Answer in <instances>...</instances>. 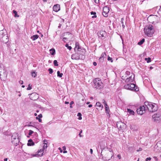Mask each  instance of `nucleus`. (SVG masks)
I'll return each instance as SVG.
<instances>
[{"instance_id":"052dcab7","label":"nucleus","mask_w":161,"mask_h":161,"mask_svg":"<svg viewBox=\"0 0 161 161\" xmlns=\"http://www.w3.org/2000/svg\"><path fill=\"white\" fill-rule=\"evenodd\" d=\"M90 152L91 153V154H92L93 153V150L92 149H90Z\"/></svg>"},{"instance_id":"1a4fd4ad","label":"nucleus","mask_w":161,"mask_h":161,"mask_svg":"<svg viewBox=\"0 0 161 161\" xmlns=\"http://www.w3.org/2000/svg\"><path fill=\"white\" fill-rule=\"evenodd\" d=\"M109 8L107 6H105L103 8V14L105 17H107L109 12Z\"/></svg>"},{"instance_id":"774afa93","label":"nucleus","mask_w":161,"mask_h":161,"mask_svg":"<svg viewBox=\"0 0 161 161\" xmlns=\"http://www.w3.org/2000/svg\"><path fill=\"white\" fill-rule=\"evenodd\" d=\"M4 161H7L8 160V158H5L4 159Z\"/></svg>"},{"instance_id":"4468645a","label":"nucleus","mask_w":161,"mask_h":161,"mask_svg":"<svg viewBox=\"0 0 161 161\" xmlns=\"http://www.w3.org/2000/svg\"><path fill=\"white\" fill-rule=\"evenodd\" d=\"M53 10L56 12L60 10V5L58 4H56L53 7Z\"/></svg>"},{"instance_id":"79ce46f5","label":"nucleus","mask_w":161,"mask_h":161,"mask_svg":"<svg viewBox=\"0 0 161 161\" xmlns=\"http://www.w3.org/2000/svg\"><path fill=\"white\" fill-rule=\"evenodd\" d=\"M130 72L129 71H126L125 74L126 75H130Z\"/></svg>"},{"instance_id":"4c0bfd02","label":"nucleus","mask_w":161,"mask_h":161,"mask_svg":"<svg viewBox=\"0 0 161 161\" xmlns=\"http://www.w3.org/2000/svg\"><path fill=\"white\" fill-rule=\"evenodd\" d=\"M48 71H49V73L50 74H52L53 72V70L51 68H49L48 69Z\"/></svg>"},{"instance_id":"6ab92c4d","label":"nucleus","mask_w":161,"mask_h":161,"mask_svg":"<svg viewBox=\"0 0 161 161\" xmlns=\"http://www.w3.org/2000/svg\"><path fill=\"white\" fill-rule=\"evenodd\" d=\"M96 105L97 106L100 108H101V109H102L103 107V105L99 102H97L96 103Z\"/></svg>"},{"instance_id":"e433bc0d","label":"nucleus","mask_w":161,"mask_h":161,"mask_svg":"<svg viewBox=\"0 0 161 161\" xmlns=\"http://www.w3.org/2000/svg\"><path fill=\"white\" fill-rule=\"evenodd\" d=\"M108 61H110L112 63L113 62L112 58L108 56Z\"/></svg>"},{"instance_id":"ea45409f","label":"nucleus","mask_w":161,"mask_h":161,"mask_svg":"<svg viewBox=\"0 0 161 161\" xmlns=\"http://www.w3.org/2000/svg\"><path fill=\"white\" fill-rule=\"evenodd\" d=\"M32 88L31 86H30V84L28 85V87L27 88V90H30Z\"/></svg>"},{"instance_id":"bf43d9fd","label":"nucleus","mask_w":161,"mask_h":161,"mask_svg":"<svg viewBox=\"0 0 161 161\" xmlns=\"http://www.w3.org/2000/svg\"><path fill=\"white\" fill-rule=\"evenodd\" d=\"M93 64L94 66H95L97 65V64L96 62H94L93 63Z\"/></svg>"},{"instance_id":"2f4dec72","label":"nucleus","mask_w":161,"mask_h":161,"mask_svg":"<svg viewBox=\"0 0 161 161\" xmlns=\"http://www.w3.org/2000/svg\"><path fill=\"white\" fill-rule=\"evenodd\" d=\"M53 64L55 66H58V65L57 61L56 60H54L53 61Z\"/></svg>"},{"instance_id":"c85d7f7f","label":"nucleus","mask_w":161,"mask_h":161,"mask_svg":"<svg viewBox=\"0 0 161 161\" xmlns=\"http://www.w3.org/2000/svg\"><path fill=\"white\" fill-rule=\"evenodd\" d=\"M104 33H105V32H100V33L99 34V37H104Z\"/></svg>"},{"instance_id":"4be33fe9","label":"nucleus","mask_w":161,"mask_h":161,"mask_svg":"<svg viewBox=\"0 0 161 161\" xmlns=\"http://www.w3.org/2000/svg\"><path fill=\"white\" fill-rule=\"evenodd\" d=\"M105 112L106 113L109 114V108L108 106H105Z\"/></svg>"},{"instance_id":"cd10ccee","label":"nucleus","mask_w":161,"mask_h":161,"mask_svg":"<svg viewBox=\"0 0 161 161\" xmlns=\"http://www.w3.org/2000/svg\"><path fill=\"white\" fill-rule=\"evenodd\" d=\"M31 75L32 76L35 77L36 76V72L35 71H33L31 72Z\"/></svg>"},{"instance_id":"680f3d73","label":"nucleus","mask_w":161,"mask_h":161,"mask_svg":"<svg viewBox=\"0 0 161 161\" xmlns=\"http://www.w3.org/2000/svg\"><path fill=\"white\" fill-rule=\"evenodd\" d=\"M63 150H65L66 149V147L65 146H63L62 147Z\"/></svg>"},{"instance_id":"f704fd0d","label":"nucleus","mask_w":161,"mask_h":161,"mask_svg":"<svg viewBox=\"0 0 161 161\" xmlns=\"http://www.w3.org/2000/svg\"><path fill=\"white\" fill-rule=\"evenodd\" d=\"M65 47H67V48L68 49H69V50H70L71 48H72V47L71 46H69V44H66L65 45Z\"/></svg>"},{"instance_id":"49530a36","label":"nucleus","mask_w":161,"mask_h":161,"mask_svg":"<svg viewBox=\"0 0 161 161\" xmlns=\"http://www.w3.org/2000/svg\"><path fill=\"white\" fill-rule=\"evenodd\" d=\"M67 39V38L66 37H64L63 38V40L64 41V42H66Z\"/></svg>"},{"instance_id":"a878e982","label":"nucleus","mask_w":161,"mask_h":161,"mask_svg":"<svg viewBox=\"0 0 161 161\" xmlns=\"http://www.w3.org/2000/svg\"><path fill=\"white\" fill-rule=\"evenodd\" d=\"M145 60L147 61V63H149L151 61V58L150 57L145 58Z\"/></svg>"},{"instance_id":"4d7b16f0","label":"nucleus","mask_w":161,"mask_h":161,"mask_svg":"<svg viewBox=\"0 0 161 161\" xmlns=\"http://www.w3.org/2000/svg\"><path fill=\"white\" fill-rule=\"evenodd\" d=\"M19 83L21 84H22L23 83V81L22 80H20L19 81Z\"/></svg>"},{"instance_id":"c9c22d12","label":"nucleus","mask_w":161,"mask_h":161,"mask_svg":"<svg viewBox=\"0 0 161 161\" xmlns=\"http://www.w3.org/2000/svg\"><path fill=\"white\" fill-rule=\"evenodd\" d=\"M43 149H41L40 150H38L37 151V153H38L37 154H41L42 153H43Z\"/></svg>"},{"instance_id":"8fccbe9b","label":"nucleus","mask_w":161,"mask_h":161,"mask_svg":"<svg viewBox=\"0 0 161 161\" xmlns=\"http://www.w3.org/2000/svg\"><path fill=\"white\" fill-rule=\"evenodd\" d=\"M32 122H30V124H29L27 125H26V126L28 127H31V126H33L32 125H31L30 124H31Z\"/></svg>"},{"instance_id":"de8ad7c7","label":"nucleus","mask_w":161,"mask_h":161,"mask_svg":"<svg viewBox=\"0 0 161 161\" xmlns=\"http://www.w3.org/2000/svg\"><path fill=\"white\" fill-rule=\"evenodd\" d=\"M103 104H104V105L105 107L106 106H108V105L107 104V103L105 101H104L103 102Z\"/></svg>"},{"instance_id":"aec40b11","label":"nucleus","mask_w":161,"mask_h":161,"mask_svg":"<svg viewBox=\"0 0 161 161\" xmlns=\"http://www.w3.org/2000/svg\"><path fill=\"white\" fill-rule=\"evenodd\" d=\"M50 53L52 55H54L55 53V50L53 48L51 49L50 50Z\"/></svg>"},{"instance_id":"864d4df0","label":"nucleus","mask_w":161,"mask_h":161,"mask_svg":"<svg viewBox=\"0 0 161 161\" xmlns=\"http://www.w3.org/2000/svg\"><path fill=\"white\" fill-rule=\"evenodd\" d=\"M95 2L96 3H98L99 2V0H94Z\"/></svg>"},{"instance_id":"e2e57ef3","label":"nucleus","mask_w":161,"mask_h":161,"mask_svg":"<svg viewBox=\"0 0 161 161\" xmlns=\"http://www.w3.org/2000/svg\"><path fill=\"white\" fill-rule=\"evenodd\" d=\"M58 149L60 151L61 153L62 152V150L60 147H59L58 148Z\"/></svg>"},{"instance_id":"9b49d317","label":"nucleus","mask_w":161,"mask_h":161,"mask_svg":"<svg viewBox=\"0 0 161 161\" xmlns=\"http://www.w3.org/2000/svg\"><path fill=\"white\" fill-rule=\"evenodd\" d=\"M0 40L5 43H7L8 41V38L7 35H6L4 37L0 36Z\"/></svg>"},{"instance_id":"5701e85b","label":"nucleus","mask_w":161,"mask_h":161,"mask_svg":"<svg viewBox=\"0 0 161 161\" xmlns=\"http://www.w3.org/2000/svg\"><path fill=\"white\" fill-rule=\"evenodd\" d=\"M57 76L60 78L62 77L63 74L62 73H60L59 71H58L57 72Z\"/></svg>"},{"instance_id":"f3484780","label":"nucleus","mask_w":161,"mask_h":161,"mask_svg":"<svg viewBox=\"0 0 161 161\" xmlns=\"http://www.w3.org/2000/svg\"><path fill=\"white\" fill-rule=\"evenodd\" d=\"M39 37V36L37 35H34L31 36V38L32 40V41H35Z\"/></svg>"},{"instance_id":"9d476101","label":"nucleus","mask_w":161,"mask_h":161,"mask_svg":"<svg viewBox=\"0 0 161 161\" xmlns=\"http://www.w3.org/2000/svg\"><path fill=\"white\" fill-rule=\"evenodd\" d=\"M135 78V75L132 74L129 77L127 78L125 80L126 82H132L134 80Z\"/></svg>"},{"instance_id":"c756f323","label":"nucleus","mask_w":161,"mask_h":161,"mask_svg":"<svg viewBox=\"0 0 161 161\" xmlns=\"http://www.w3.org/2000/svg\"><path fill=\"white\" fill-rule=\"evenodd\" d=\"M124 19L123 18H122L121 20V22L122 24V26L123 28H124L125 27V25L124 24Z\"/></svg>"},{"instance_id":"37998d69","label":"nucleus","mask_w":161,"mask_h":161,"mask_svg":"<svg viewBox=\"0 0 161 161\" xmlns=\"http://www.w3.org/2000/svg\"><path fill=\"white\" fill-rule=\"evenodd\" d=\"M104 60V58H101V57H100L99 58V61L100 62H103Z\"/></svg>"},{"instance_id":"f8f14e48","label":"nucleus","mask_w":161,"mask_h":161,"mask_svg":"<svg viewBox=\"0 0 161 161\" xmlns=\"http://www.w3.org/2000/svg\"><path fill=\"white\" fill-rule=\"evenodd\" d=\"M117 127L119 129L122 130L124 128V126L125 125V124L120 121L117 122L116 123Z\"/></svg>"},{"instance_id":"39448f33","label":"nucleus","mask_w":161,"mask_h":161,"mask_svg":"<svg viewBox=\"0 0 161 161\" xmlns=\"http://www.w3.org/2000/svg\"><path fill=\"white\" fill-rule=\"evenodd\" d=\"M125 89L136 92L138 91L139 89L136 85L133 83H130L125 85L124 86Z\"/></svg>"},{"instance_id":"0eeeda50","label":"nucleus","mask_w":161,"mask_h":161,"mask_svg":"<svg viewBox=\"0 0 161 161\" xmlns=\"http://www.w3.org/2000/svg\"><path fill=\"white\" fill-rule=\"evenodd\" d=\"M146 110V107H145V106L143 105L142 106H141L139 108H137L136 111L138 114L141 115L144 114Z\"/></svg>"},{"instance_id":"338daca9","label":"nucleus","mask_w":161,"mask_h":161,"mask_svg":"<svg viewBox=\"0 0 161 161\" xmlns=\"http://www.w3.org/2000/svg\"><path fill=\"white\" fill-rule=\"evenodd\" d=\"M69 103V102H67V101H65V103L66 104H68Z\"/></svg>"},{"instance_id":"ddd939ff","label":"nucleus","mask_w":161,"mask_h":161,"mask_svg":"<svg viewBox=\"0 0 161 161\" xmlns=\"http://www.w3.org/2000/svg\"><path fill=\"white\" fill-rule=\"evenodd\" d=\"M155 149L157 151L161 152V141L158 142L155 146Z\"/></svg>"},{"instance_id":"5fc2aeb1","label":"nucleus","mask_w":161,"mask_h":161,"mask_svg":"<svg viewBox=\"0 0 161 161\" xmlns=\"http://www.w3.org/2000/svg\"><path fill=\"white\" fill-rule=\"evenodd\" d=\"M142 150V148L141 147H140L139 148V149L137 150V152H139V151H141Z\"/></svg>"},{"instance_id":"c03bdc74","label":"nucleus","mask_w":161,"mask_h":161,"mask_svg":"<svg viewBox=\"0 0 161 161\" xmlns=\"http://www.w3.org/2000/svg\"><path fill=\"white\" fill-rule=\"evenodd\" d=\"M82 130H81L80 131V132L79 134V136L80 137H82V135H81V134L82 133Z\"/></svg>"},{"instance_id":"473e14b6","label":"nucleus","mask_w":161,"mask_h":161,"mask_svg":"<svg viewBox=\"0 0 161 161\" xmlns=\"http://www.w3.org/2000/svg\"><path fill=\"white\" fill-rule=\"evenodd\" d=\"M106 56V54L105 53H103L101 55V56L100 57L102 58H104Z\"/></svg>"},{"instance_id":"f03ea898","label":"nucleus","mask_w":161,"mask_h":161,"mask_svg":"<svg viewBox=\"0 0 161 161\" xmlns=\"http://www.w3.org/2000/svg\"><path fill=\"white\" fill-rule=\"evenodd\" d=\"M144 106L146 107L147 110L148 109L150 112H154L158 109L157 105L155 103L150 102H145L144 103Z\"/></svg>"},{"instance_id":"09e8293b","label":"nucleus","mask_w":161,"mask_h":161,"mask_svg":"<svg viewBox=\"0 0 161 161\" xmlns=\"http://www.w3.org/2000/svg\"><path fill=\"white\" fill-rule=\"evenodd\" d=\"M44 144L45 145H47V141L46 140H44Z\"/></svg>"},{"instance_id":"6e6d98bb","label":"nucleus","mask_w":161,"mask_h":161,"mask_svg":"<svg viewBox=\"0 0 161 161\" xmlns=\"http://www.w3.org/2000/svg\"><path fill=\"white\" fill-rule=\"evenodd\" d=\"M77 116L79 117V116H81V114L80 113H78V114H77Z\"/></svg>"},{"instance_id":"a211bd4d","label":"nucleus","mask_w":161,"mask_h":161,"mask_svg":"<svg viewBox=\"0 0 161 161\" xmlns=\"http://www.w3.org/2000/svg\"><path fill=\"white\" fill-rule=\"evenodd\" d=\"M17 138H18V134L17 133H15L12 136L11 138L12 140H15Z\"/></svg>"},{"instance_id":"7c9ffc66","label":"nucleus","mask_w":161,"mask_h":161,"mask_svg":"<svg viewBox=\"0 0 161 161\" xmlns=\"http://www.w3.org/2000/svg\"><path fill=\"white\" fill-rule=\"evenodd\" d=\"M78 43H77L76 42L75 44V51L76 49H77V50H79V49H80V48L79 47V46H78V47H77V46L78 45H77Z\"/></svg>"},{"instance_id":"7ed1b4c3","label":"nucleus","mask_w":161,"mask_h":161,"mask_svg":"<svg viewBox=\"0 0 161 161\" xmlns=\"http://www.w3.org/2000/svg\"><path fill=\"white\" fill-rule=\"evenodd\" d=\"M103 150L102 149V152L101 153V155L102 156V159L104 161H108L113 158H114L113 156L114 154L112 150H107L105 151V154L103 156L102 154V152Z\"/></svg>"},{"instance_id":"a19ab883","label":"nucleus","mask_w":161,"mask_h":161,"mask_svg":"<svg viewBox=\"0 0 161 161\" xmlns=\"http://www.w3.org/2000/svg\"><path fill=\"white\" fill-rule=\"evenodd\" d=\"M158 12L159 14L161 15V7H160Z\"/></svg>"},{"instance_id":"20e7f679","label":"nucleus","mask_w":161,"mask_h":161,"mask_svg":"<svg viewBox=\"0 0 161 161\" xmlns=\"http://www.w3.org/2000/svg\"><path fill=\"white\" fill-rule=\"evenodd\" d=\"M93 86L97 89L100 90L103 87V84L101 80L97 78L94 80Z\"/></svg>"},{"instance_id":"6e6552de","label":"nucleus","mask_w":161,"mask_h":161,"mask_svg":"<svg viewBox=\"0 0 161 161\" xmlns=\"http://www.w3.org/2000/svg\"><path fill=\"white\" fill-rule=\"evenodd\" d=\"M152 118L154 121L158 122L161 120V115L159 114H156L152 116Z\"/></svg>"},{"instance_id":"b1692460","label":"nucleus","mask_w":161,"mask_h":161,"mask_svg":"<svg viewBox=\"0 0 161 161\" xmlns=\"http://www.w3.org/2000/svg\"><path fill=\"white\" fill-rule=\"evenodd\" d=\"M91 15H94V16L92 17V18H95L97 17V16L96 15V13L92 11L91 12Z\"/></svg>"},{"instance_id":"69168bd1","label":"nucleus","mask_w":161,"mask_h":161,"mask_svg":"<svg viewBox=\"0 0 161 161\" xmlns=\"http://www.w3.org/2000/svg\"><path fill=\"white\" fill-rule=\"evenodd\" d=\"M38 121H39V122H42V119H41V118H39V119H38Z\"/></svg>"},{"instance_id":"2eb2a0df","label":"nucleus","mask_w":161,"mask_h":161,"mask_svg":"<svg viewBox=\"0 0 161 161\" xmlns=\"http://www.w3.org/2000/svg\"><path fill=\"white\" fill-rule=\"evenodd\" d=\"M72 58L75 60H78L80 59V57L77 54H74L72 55Z\"/></svg>"},{"instance_id":"13d9d810","label":"nucleus","mask_w":161,"mask_h":161,"mask_svg":"<svg viewBox=\"0 0 161 161\" xmlns=\"http://www.w3.org/2000/svg\"><path fill=\"white\" fill-rule=\"evenodd\" d=\"M117 157H118L119 158V159H121V156H120V155H119V154H118V155H117Z\"/></svg>"},{"instance_id":"412c9836","label":"nucleus","mask_w":161,"mask_h":161,"mask_svg":"<svg viewBox=\"0 0 161 161\" xmlns=\"http://www.w3.org/2000/svg\"><path fill=\"white\" fill-rule=\"evenodd\" d=\"M127 111L130 114L133 115L135 113L134 111L131 109H127Z\"/></svg>"},{"instance_id":"58836bf2","label":"nucleus","mask_w":161,"mask_h":161,"mask_svg":"<svg viewBox=\"0 0 161 161\" xmlns=\"http://www.w3.org/2000/svg\"><path fill=\"white\" fill-rule=\"evenodd\" d=\"M33 132H34L32 130H29V133H28V135L29 136H31L33 133Z\"/></svg>"},{"instance_id":"423d86ee","label":"nucleus","mask_w":161,"mask_h":161,"mask_svg":"<svg viewBox=\"0 0 161 161\" xmlns=\"http://www.w3.org/2000/svg\"><path fill=\"white\" fill-rule=\"evenodd\" d=\"M158 17L154 15H150L147 18V20L148 21L153 24H155L156 23H158Z\"/></svg>"},{"instance_id":"bb28decb","label":"nucleus","mask_w":161,"mask_h":161,"mask_svg":"<svg viewBox=\"0 0 161 161\" xmlns=\"http://www.w3.org/2000/svg\"><path fill=\"white\" fill-rule=\"evenodd\" d=\"M33 157H41L42 156V153L41 154H36L32 155Z\"/></svg>"},{"instance_id":"603ef678","label":"nucleus","mask_w":161,"mask_h":161,"mask_svg":"<svg viewBox=\"0 0 161 161\" xmlns=\"http://www.w3.org/2000/svg\"><path fill=\"white\" fill-rule=\"evenodd\" d=\"M47 145H44V146L43 147V149H43V150L47 148Z\"/></svg>"},{"instance_id":"393cba45","label":"nucleus","mask_w":161,"mask_h":161,"mask_svg":"<svg viewBox=\"0 0 161 161\" xmlns=\"http://www.w3.org/2000/svg\"><path fill=\"white\" fill-rule=\"evenodd\" d=\"M144 42L145 39L144 38H143L138 43V44L139 45H141Z\"/></svg>"},{"instance_id":"f257e3e1","label":"nucleus","mask_w":161,"mask_h":161,"mask_svg":"<svg viewBox=\"0 0 161 161\" xmlns=\"http://www.w3.org/2000/svg\"><path fill=\"white\" fill-rule=\"evenodd\" d=\"M144 32L148 37L153 36L155 32L154 26L152 25H147L144 28Z\"/></svg>"},{"instance_id":"0e129e2a","label":"nucleus","mask_w":161,"mask_h":161,"mask_svg":"<svg viewBox=\"0 0 161 161\" xmlns=\"http://www.w3.org/2000/svg\"><path fill=\"white\" fill-rule=\"evenodd\" d=\"M74 103V102L73 101H71L70 103V105H72V104H73Z\"/></svg>"},{"instance_id":"a18cd8bd","label":"nucleus","mask_w":161,"mask_h":161,"mask_svg":"<svg viewBox=\"0 0 161 161\" xmlns=\"http://www.w3.org/2000/svg\"><path fill=\"white\" fill-rule=\"evenodd\" d=\"M151 158L150 157L147 158L146 159V161H148V160H150Z\"/></svg>"},{"instance_id":"dca6fc26","label":"nucleus","mask_w":161,"mask_h":161,"mask_svg":"<svg viewBox=\"0 0 161 161\" xmlns=\"http://www.w3.org/2000/svg\"><path fill=\"white\" fill-rule=\"evenodd\" d=\"M34 145V142L32 139H30L28 140V143H27V145L28 146H32Z\"/></svg>"},{"instance_id":"3c124183","label":"nucleus","mask_w":161,"mask_h":161,"mask_svg":"<svg viewBox=\"0 0 161 161\" xmlns=\"http://www.w3.org/2000/svg\"><path fill=\"white\" fill-rule=\"evenodd\" d=\"M38 117L39 118H42V114H39Z\"/></svg>"},{"instance_id":"72a5a7b5","label":"nucleus","mask_w":161,"mask_h":161,"mask_svg":"<svg viewBox=\"0 0 161 161\" xmlns=\"http://www.w3.org/2000/svg\"><path fill=\"white\" fill-rule=\"evenodd\" d=\"M13 12L14 14H15V15H14L15 17L16 16H17L18 17H19V15H18L17 14V11H16L15 10H13Z\"/></svg>"}]
</instances>
